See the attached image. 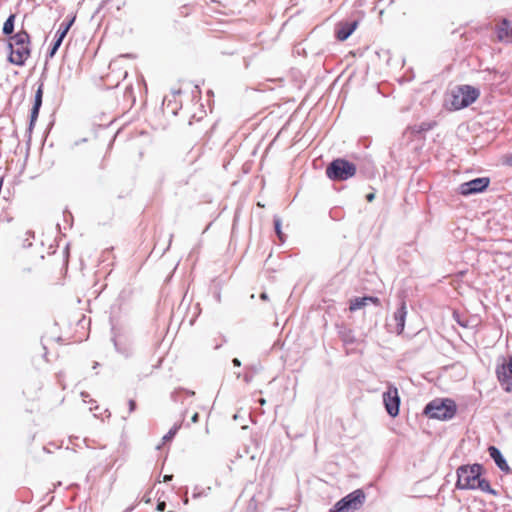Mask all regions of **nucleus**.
<instances>
[{
    "mask_svg": "<svg viewBox=\"0 0 512 512\" xmlns=\"http://www.w3.org/2000/svg\"><path fill=\"white\" fill-rule=\"evenodd\" d=\"M365 305H367L366 299L364 297H357V298H354L353 300H351L349 310L351 312H354L356 310L361 309Z\"/></svg>",
    "mask_w": 512,
    "mask_h": 512,
    "instance_id": "obj_23",
    "label": "nucleus"
},
{
    "mask_svg": "<svg viewBox=\"0 0 512 512\" xmlns=\"http://www.w3.org/2000/svg\"><path fill=\"white\" fill-rule=\"evenodd\" d=\"M43 97V84H40L34 96L33 105L41 107Z\"/></svg>",
    "mask_w": 512,
    "mask_h": 512,
    "instance_id": "obj_27",
    "label": "nucleus"
},
{
    "mask_svg": "<svg viewBox=\"0 0 512 512\" xmlns=\"http://www.w3.org/2000/svg\"><path fill=\"white\" fill-rule=\"evenodd\" d=\"M172 477H173L172 475H165L163 479L165 482H167V481H170L172 479Z\"/></svg>",
    "mask_w": 512,
    "mask_h": 512,
    "instance_id": "obj_36",
    "label": "nucleus"
},
{
    "mask_svg": "<svg viewBox=\"0 0 512 512\" xmlns=\"http://www.w3.org/2000/svg\"><path fill=\"white\" fill-rule=\"evenodd\" d=\"M113 343L116 351L122 354L124 357L128 358L132 355V349L129 346H122L117 342L115 338H113Z\"/></svg>",
    "mask_w": 512,
    "mask_h": 512,
    "instance_id": "obj_24",
    "label": "nucleus"
},
{
    "mask_svg": "<svg viewBox=\"0 0 512 512\" xmlns=\"http://www.w3.org/2000/svg\"><path fill=\"white\" fill-rule=\"evenodd\" d=\"M407 316V309L405 302H401L400 307L394 312L392 321L395 323L394 331L399 335L403 332L405 327V320Z\"/></svg>",
    "mask_w": 512,
    "mask_h": 512,
    "instance_id": "obj_13",
    "label": "nucleus"
},
{
    "mask_svg": "<svg viewBox=\"0 0 512 512\" xmlns=\"http://www.w3.org/2000/svg\"><path fill=\"white\" fill-rule=\"evenodd\" d=\"M172 238H173V235L171 234V235H170V237H169V242H168V247H167V248H169V247H170V245H171V243H172Z\"/></svg>",
    "mask_w": 512,
    "mask_h": 512,
    "instance_id": "obj_39",
    "label": "nucleus"
},
{
    "mask_svg": "<svg viewBox=\"0 0 512 512\" xmlns=\"http://www.w3.org/2000/svg\"><path fill=\"white\" fill-rule=\"evenodd\" d=\"M457 411L456 404L451 399H434L424 408V414L429 418L438 420H450Z\"/></svg>",
    "mask_w": 512,
    "mask_h": 512,
    "instance_id": "obj_2",
    "label": "nucleus"
},
{
    "mask_svg": "<svg viewBox=\"0 0 512 512\" xmlns=\"http://www.w3.org/2000/svg\"><path fill=\"white\" fill-rule=\"evenodd\" d=\"M260 298H261L262 300H266V299L268 298V296H267V294H266V293H262V294L260 295Z\"/></svg>",
    "mask_w": 512,
    "mask_h": 512,
    "instance_id": "obj_37",
    "label": "nucleus"
},
{
    "mask_svg": "<svg viewBox=\"0 0 512 512\" xmlns=\"http://www.w3.org/2000/svg\"><path fill=\"white\" fill-rule=\"evenodd\" d=\"M496 374L499 382L506 385L505 391H512V355H509L507 360L497 366Z\"/></svg>",
    "mask_w": 512,
    "mask_h": 512,
    "instance_id": "obj_8",
    "label": "nucleus"
},
{
    "mask_svg": "<svg viewBox=\"0 0 512 512\" xmlns=\"http://www.w3.org/2000/svg\"><path fill=\"white\" fill-rule=\"evenodd\" d=\"M258 402L260 405H264L266 403V400L264 398H260Z\"/></svg>",
    "mask_w": 512,
    "mask_h": 512,
    "instance_id": "obj_38",
    "label": "nucleus"
},
{
    "mask_svg": "<svg viewBox=\"0 0 512 512\" xmlns=\"http://www.w3.org/2000/svg\"><path fill=\"white\" fill-rule=\"evenodd\" d=\"M181 424H174V426L163 436V442L170 441L180 429Z\"/></svg>",
    "mask_w": 512,
    "mask_h": 512,
    "instance_id": "obj_26",
    "label": "nucleus"
},
{
    "mask_svg": "<svg viewBox=\"0 0 512 512\" xmlns=\"http://www.w3.org/2000/svg\"><path fill=\"white\" fill-rule=\"evenodd\" d=\"M40 108L39 106H35L33 105L32 106V109H31V112H30V121H29V127H28V132L29 134H31L33 128H34V125L37 121V118L39 116V111H40Z\"/></svg>",
    "mask_w": 512,
    "mask_h": 512,
    "instance_id": "obj_21",
    "label": "nucleus"
},
{
    "mask_svg": "<svg viewBox=\"0 0 512 512\" xmlns=\"http://www.w3.org/2000/svg\"><path fill=\"white\" fill-rule=\"evenodd\" d=\"M164 101H168V102H170L171 100H169V99H168V96H165V97H164Z\"/></svg>",
    "mask_w": 512,
    "mask_h": 512,
    "instance_id": "obj_44",
    "label": "nucleus"
},
{
    "mask_svg": "<svg viewBox=\"0 0 512 512\" xmlns=\"http://www.w3.org/2000/svg\"><path fill=\"white\" fill-rule=\"evenodd\" d=\"M119 84V79H117L114 83H111L112 86H116Z\"/></svg>",
    "mask_w": 512,
    "mask_h": 512,
    "instance_id": "obj_40",
    "label": "nucleus"
},
{
    "mask_svg": "<svg viewBox=\"0 0 512 512\" xmlns=\"http://www.w3.org/2000/svg\"><path fill=\"white\" fill-rule=\"evenodd\" d=\"M364 298L366 299V304H367L368 302H371V303H373V304H375V305H379V304H380V300H379V298H377V297H374V296H366V297H364Z\"/></svg>",
    "mask_w": 512,
    "mask_h": 512,
    "instance_id": "obj_28",
    "label": "nucleus"
},
{
    "mask_svg": "<svg viewBox=\"0 0 512 512\" xmlns=\"http://www.w3.org/2000/svg\"><path fill=\"white\" fill-rule=\"evenodd\" d=\"M128 405H129V412L132 413L135 410V408H136L135 401L134 400H129Z\"/></svg>",
    "mask_w": 512,
    "mask_h": 512,
    "instance_id": "obj_31",
    "label": "nucleus"
},
{
    "mask_svg": "<svg viewBox=\"0 0 512 512\" xmlns=\"http://www.w3.org/2000/svg\"><path fill=\"white\" fill-rule=\"evenodd\" d=\"M451 107L453 110H461L474 103L480 96V89L467 85H456L450 91Z\"/></svg>",
    "mask_w": 512,
    "mask_h": 512,
    "instance_id": "obj_1",
    "label": "nucleus"
},
{
    "mask_svg": "<svg viewBox=\"0 0 512 512\" xmlns=\"http://www.w3.org/2000/svg\"><path fill=\"white\" fill-rule=\"evenodd\" d=\"M358 24V19H347L338 22L335 25V37L339 41L347 40L351 36V34L356 30Z\"/></svg>",
    "mask_w": 512,
    "mask_h": 512,
    "instance_id": "obj_10",
    "label": "nucleus"
},
{
    "mask_svg": "<svg viewBox=\"0 0 512 512\" xmlns=\"http://www.w3.org/2000/svg\"><path fill=\"white\" fill-rule=\"evenodd\" d=\"M166 509V503L164 501H159L157 504L158 511H164Z\"/></svg>",
    "mask_w": 512,
    "mask_h": 512,
    "instance_id": "obj_30",
    "label": "nucleus"
},
{
    "mask_svg": "<svg viewBox=\"0 0 512 512\" xmlns=\"http://www.w3.org/2000/svg\"><path fill=\"white\" fill-rule=\"evenodd\" d=\"M81 395H82V397H83V398H85V397H87V396H88V395H87L86 393H84V392H82V393H81Z\"/></svg>",
    "mask_w": 512,
    "mask_h": 512,
    "instance_id": "obj_42",
    "label": "nucleus"
},
{
    "mask_svg": "<svg viewBox=\"0 0 512 512\" xmlns=\"http://www.w3.org/2000/svg\"><path fill=\"white\" fill-rule=\"evenodd\" d=\"M293 52L296 54H301L305 52V47L302 44L295 45Z\"/></svg>",
    "mask_w": 512,
    "mask_h": 512,
    "instance_id": "obj_29",
    "label": "nucleus"
},
{
    "mask_svg": "<svg viewBox=\"0 0 512 512\" xmlns=\"http://www.w3.org/2000/svg\"><path fill=\"white\" fill-rule=\"evenodd\" d=\"M187 503H188V498L186 497V498L184 499V504H187Z\"/></svg>",
    "mask_w": 512,
    "mask_h": 512,
    "instance_id": "obj_45",
    "label": "nucleus"
},
{
    "mask_svg": "<svg viewBox=\"0 0 512 512\" xmlns=\"http://www.w3.org/2000/svg\"><path fill=\"white\" fill-rule=\"evenodd\" d=\"M62 42H63L62 40H58L57 38L54 37V39H53L52 43L50 44V46L47 50V53H46V62L48 61L49 58H52L56 54V52L60 48Z\"/></svg>",
    "mask_w": 512,
    "mask_h": 512,
    "instance_id": "obj_20",
    "label": "nucleus"
},
{
    "mask_svg": "<svg viewBox=\"0 0 512 512\" xmlns=\"http://www.w3.org/2000/svg\"><path fill=\"white\" fill-rule=\"evenodd\" d=\"M232 363H233V365H234V366H236V367H240V366H241V361H240L238 358H234V359L232 360Z\"/></svg>",
    "mask_w": 512,
    "mask_h": 512,
    "instance_id": "obj_33",
    "label": "nucleus"
},
{
    "mask_svg": "<svg viewBox=\"0 0 512 512\" xmlns=\"http://www.w3.org/2000/svg\"><path fill=\"white\" fill-rule=\"evenodd\" d=\"M15 14H10L3 24L2 32L4 35L9 36L14 32Z\"/></svg>",
    "mask_w": 512,
    "mask_h": 512,
    "instance_id": "obj_19",
    "label": "nucleus"
},
{
    "mask_svg": "<svg viewBox=\"0 0 512 512\" xmlns=\"http://www.w3.org/2000/svg\"><path fill=\"white\" fill-rule=\"evenodd\" d=\"M374 198H375V195L373 193H369L366 195V199L368 202L373 201Z\"/></svg>",
    "mask_w": 512,
    "mask_h": 512,
    "instance_id": "obj_35",
    "label": "nucleus"
},
{
    "mask_svg": "<svg viewBox=\"0 0 512 512\" xmlns=\"http://www.w3.org/2000/svg\"><path fill=\"white\" fill-rule=\"evenodd\" d=\"M383 402L389 416L396 417L399 414L400 397L395 386L390 385L383 393Z\"/></svg>",
    "mask_w": 512,
    "mask_h": 512,
    "instance_id": "obj_7",
    "label": "nucleus"
},
{
    "mask_svg": "<svg viewBox=\"0 0 512 512\" xmlns=\"http://www.w3.org/2000/svg\"><path fill=\"white\" fill-rule=\"evenodd\" d=\"M356 165L344 158L334 159L326 167V175L332 181H345L355 176Z\"/></svg>",
    "mask_w": 512,
    "mask_h": 512,
    "instance_id": "obj_3",
    "label": "nucleus"
},
{
    "mask_svg": "<svg viewBox=\"0 0 512 512\" xmlns=\"http://www.w3.org/2000/svg\"><path fill=\"white\" fill-rule=\"evenodd\" d=\"M273 223H274L275 233L277 234L279 240L281 242H284L285 236H284V234L282 232V229H281V227H282V220H281V218L278 217V216H274Z\"/></svg>",
    "mask_w": 512,
    "mask_h": 512,
    "instance_id": "obj_25",
    "label": "nucleus"
},
{
    "mask_svg": "<svg viewBox=\"0 0 512 512\" xmlns=\"http://www.w3.org/2000/svg\"><path fill=\"white\" fill-rule=\"evenodd\" d=\"M262 370L260 364H254L247 367V372L243 375V380L249 384L253 381L254 376Z\"/></svg>",
    "mask_w": 512,
    "mask_h": 512,
    "instance_id": "obj_18",
    "label": "nucleus"
},
{
    "mask_svg": "<svg viewBox=\"0 0 512 512\" xmlns=\"http://www.w3.org/2000/svg\"><path fill=\"white\" fill-rule=\"evenodd\" d=\"M8 50V60L10 64H25L30 56L29 46H14L12 43L5 44Z\"/></svg>",
    "mask_w": 512,
    "mask_h": 512,
    "instance_id": "obj_9",
    "label": "nucleus"
},
{
    "mask_svg": "<svg viewBox=\"0 0 512 512\" xmlns=\"http://www.w3.org/2000/svg\"><path fill=\"white\" fill-rule=\"evenodd\" d=\"M436 125V121H428L413 125L409 129L412 134L417 135L432 130Z\"/></svg>",
    "mask_w": 512,
    "mask_h": 512,
    "instance_id": "obj_16",
    "label": "nucleus"
},
{
    "mask_svg": "<svg viewBox=\"0 0 512 512\" xmlns=\"http://www.w3.org/2000/svg\"><path fill=\"white\" fill-rule=\"evenodd\" d=\"M483 72L487 73L488 75H490V74H491V72H490V70H489V69H486V70H484Z\"/></svg>",
    "mask_w": 512,
    "mask_h": 512,
    "instance_id": "obj_41",
    "label": "nucleus"
},
{
    "mask_svg": "<svg viewBox=\"0 0 512 512\" xmlns=\"http://www.w3.org/2000/svg\"><path fill=\"white\" fill-rule=\"evenodd\" d=\"M75 21V17H72L70 19L64 20L60 25L58 30L56 31L55 38L58 40H64L66 37L68 31L70 30L71 26L73 25Z\"/></svg>",
    "mask_w": 512,
    "mask_h": 512,
    "instance_id": "obj_14",
    "label": "nucleus"
},
{
    "mask_svg": "<svg viewBox=\"0 0 512 512\" xmlns=\"http://www.w3.org/2000/svg\"><path fill=\"white\" fill-rule=\"evenodd\" d=\"M496 37L500 42L511 43L512 42V24L511 22L503 18L495 28Z\"/></svg>",
    "mask_w": 512,
    "mask_h": 512,
    "instance_id": "obj_11",
    "label": "nucleus"
},
{
    "mask_svg": "<svg viewBox=\"0 0 512 512\" xmlns=\"http://www.w3.org/2000/svg\"><path fill=\"white\" fill-rule=\"evenodd\" d=\"M199 420V414L198 413H194V415L191 417V421L193 423H197Z\"/></svg>",
    "mask_w": 512,
    "mask_h": 512,
    "instance_id": "obj_34",
    "label": "nucleus"
},
{
    "mask_svg": "<svg viewBox=\"0 0 512 512\" xmlns=\"http://www.w3.org/2000/svg\"><path fill=\"white\" fill-rule=\"evenodd\" d=\"M489 456L494 460L496 466L504 473H510V467L501 451L496 446L488 447Z\"/></svg>",
    "mask_w": 512,
    "mask_h": 512,
    "instance_id": "obj_12",
    "label": "nucleus"
},
{
    "mask_svg": "<svg viewBox=\"0 0 512 512\" xmlns=\"http://www.w3.org/2000/svg\"><path fill=\"white\" fill-rule=\"evenodd\" d=\"M490 184L488 177H479L459 185L458 191L463 196H469L485 191Z\"/></svg>",
    "mask_w": 512,
    "mask_h": 512,
    "instance_id": "obj_6",
    "label": "nucleus"
},
{
    "mask_svg": "<svg viewBox=\"0 0 512 512\" xmlns=\"http://www.w3.org/2000/svg\"><path fill=\"white\" fill-rule=\"evenodd\" d=\"M341 340L346 344H352L355 342L353 331L350 329H343L339 332Z\"/></svg>",
    "mask_w": 512,
    "mask_h": 512,
    "instance_id": "obj_22",
    "label": "nucleus"
},
{
    "mask_svg": "<svg viewBox=\"0 0 512 512\" xmlns=\"http://www.w3.org/2000/svg\"><path fill=\"white\" fill-rule=\"evenodd\" d=\"M199 495H200L199 493H196V492L193 493V497H198Z\"/></svg>",
    "mask_w": 512,
    "mask_h": 512,
    "instance_id": "obj_43",
    "label": "nucleus"
},
{
    "mask_svg": "<svg viewBox=\"0 0 512 512\" xmlns=\"http://www.w3.org/2000/svg\"><path fill=\"white\" fill-rule=\"evenodd\" d=\"M482 469V465L478 463L458 467L456 487L461 490H475V483L482 475Z\"/></svg>",
    "mask_w": 512,
    "mask_h": 512,
    "instance_id": "obj_4",
    "label": "nucleus"
},
{
    "mask_svg": "<svg viewBox=\"0 0 512 512\" xmlns=\"http://www.w3.org/2000/svg\"><path fill=\"white\" fill-rule=\"evenodd\" d=\"M476 489H479L485 493L497 495V492L493 488H491L490 483L486 479L481 478V476H479L475 483V490Z\"/></svg>",
    "mask_w": 512,
    "mask_h": 512,
    "instance_id": "obj_17",
    "label": "nucleus"
},
{
    "mask_svg": "<svg viewBox=\"0 0 512 512\" xmlns=\"http://www.w3.org/2000/svg\"><path fill=\"white\" fill-rule=\"evenodd\" d=\"M11 39L14 46H29L30 44V35L25 30L17 32Z\"/></svg>",
    "mask_w": 512,
    "mask_h": 512,
    "instance_id": "obj_15",
    "label": "nucleus"
},
{
    "mask_svg": "<svg viewBox=\"0 0 512 512\" xmlns=\"http://www.w3.org/2000/svg\"><path fill=\"white\" fill-rule=\"evenodd\" d=\"M171 94L173 97L181 94V89H172Z\"/></svg>",
    "mask_w": 512,
    "mask_h": 512,
    "instance_id": "obj_32",
    "label": "nucleus"
},
{
    "mask_svg": "<svg viewBox=\"0 0 512 512\" xmlns=\"http://www.w3.org/2000/svg\"><path fill=\"white\" fill-rule=\"evenodd\" d=\"M365 493L361 489H356L345 497L341 498L333 506V512H348L358 510L365 501Z\"/></svg>",
    "mask_w": 512,
    "mask_h": 512,
    "instance_id": "obj_5",
    "label": "nucleus"
},
{
    "mask_svg": "<svg viewBox=\"0 0 512 512\" xmlns=\"http://www.w3.org/2000/svg\"><path fill=\"white\" fill-rule=\"evenodd\" d=\"M97 366H98V363L96 362V363L94 364L93 368L95 369V368H97Z\"/></svg>",
    "mask_w": 512,
    "mask_h": 512,
    "instance_id": "obj_46",
    "label": "nucleus"
}]
</instances>
